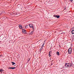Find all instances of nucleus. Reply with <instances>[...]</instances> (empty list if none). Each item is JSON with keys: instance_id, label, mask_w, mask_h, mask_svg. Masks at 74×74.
I'll return each instance as SVG.
<instances>
[{"instance_id": "nucleus-15", "label": "nucleus", "mask_w": 74, "mask_h": 74, "mask_svg": "<svg viewBox=\"0 0 74 74\" xmlns=\"http://www.w3.org/2000/svg\"><path fill=\"white\" fill-rule=\"evenodd\" d=\"M57 15H55L53 16L54 17H55V18H56Z\"/></svg>"}, {"instance_id": "nucleus-4", "label": "nucleus", "mask_w": 74, "mask_h": 74, "mask_svg": "<svg viewBox=\"0 0 74 74\" xmlns=\"http://www.w3.org/2000/svg\"><path fill=\"white\" fill-rule=\"evenodd\" d=\"M15 67H10L8 68L9 69H12L13 70L15 69Z\"/></svg>"}, {"instance_id": "nucleus-21", "label": "nucleus", "mask_w": 74, "mask_h": 74, "mask_svg": "<svg viewBox=\"0 0 74 74\" xmlns=\"http://www.w3.org/2000/svg\"><path fill=\"white\" fill-rule=\"evenodd\" d=\"M73 29H74V27H73Z\"/></svg>"}, {"instance_id": "nucleus-16", "label": "nucleus", "mask_w": 74, "mask_h": 74, "mask_svg": "<svg viewBox=\"0 0 74 74\" xmlns=\"http://www.w3.org/2000/svg\"><path fill=\"white\" fill-rule=\"evenodd\" d=\"M3 71V70L0 69V72H1V71Z\"/></svg>"}, {"instance_id": "nucleus-2", "label": "nucleus", "mask_w": 74, "mask_h": 74, "mask_svg": "<svg viewBox=\"0 0 74 74\" xmlns=\"http://www.w3.org/2000/svg\"><path fill=\"white\" fill-rule=\"evenodd\" d=\"M72 52V48H70L68 49V53L69 54H71Z\"/></svg>"}, {"instance_id": "nucleus-1", "label": "nucleus", "mask_w": 74, "mask_h": 74, "mask_svg": "<svg viewBox=\"0 0 74 74\" xmlns=\"http://www.w3.org/2000/svg\"><path fill=\"white\" fill-rule=\"evenodd\" d=\"M72 64L70 63H66L65 64V66L66 67L69 68V67H71V66H72Z\"/></svg>"}, {"instance_id": "nucleus-19", "label": "nucleus", "mask_w": 74, "mask_h": 74, "mask_svg": "<svg viewBox=\"0 0 74 74\" xmlns=\"http://www.w3.org/2000/svg\"><path fill=\"white\" fill-rule=\"evenodd\" d=\"M13 14H14V15H15V13H13Z\"/></svg>"}, {"instance_id": "nucleus-8", "label": "nucleus", "mask_w": 74, "mask_h": 74, "mask_svg": "<svg viewBox=\"0 0 74 74\" xmlns=\"http://www.w3.org/2000/svg\"><path fill=\"white\" fill-rule=\"evenodd\" d=\"M44 44H43L42 45V47H41V49H40V50H41H41H42V48H43V47H44Z\"/></svg>"}, {"instance_id": "nucleus-18", "label": "nucleus", "mask_w": 74, "mask_h": 74, "mask_svg": "<svg viewBox=\"0 0 74 74\" xmlns=\"http://www.w3.org/2000/svg\"><path fill=\"white\" fill-rule=\"evenodd\" d=\"M71 1H73V0H69Z\"/></svg>"}, {"instance_id": "nucleus-3", "label": "nucleus", "mask_w": 74, "mask_h": 74, "mask_svg": "<svg viewBox=\"0 0 74 74\" xmlns=\"http://www.w3.org/2000/svg\"><path fill=\"white\" fill-rule=\"evenodd\" d=\"M29 26L30 27L32 28V29H34V27H33V25L32 24H30L29 25Z\"/></svg>"}, {"instance_id": "nucleus-13", "label": "nucleus", "mask_w": 74, "mask_h": 74, "mask_svg": "<svg viewBox=\"0 0 74 74\" xmlns=\"http://www.w3.org/2000/svg\"><path fill=\"white\" fill-rule=\"evenodd\" d=\"M28 27V25H27L26 26H25V29H27Z\"/></svg>"}, {"instance_id": "nucleus-20", "label": "nucleus", "mask_w": 74, "mask_h": 74, "mask_svg": "<svg viewBox=\"0 0 74 74\" xmlns=\"http://www.w3.org/2000/svg\"><path fill=\"white\" fill-rule=\"evenodd\" d=\"M1 14H0V15H1Z\"/></svg>"}, {"instance_id": "nucleus-7", "label": "nucleus", "mask_w": 74, "mask_h": 74, "mask_svg": "<svg viewBox=\"0 0 74 74\" xmlns=\"http://www.w3.org/2000/svg\"><path fill=\"white\" fill-rule=\"evenodd\" d=\"M51 53H52V52L51 51H49V57H50V56H51Z\"/></svg>"}, {"instance_id": "nucleus-11", "label": "nucleus", "mask_w": 74, "mask_h": 74, "mask_svg": "<svg viewBox=\"0 0 74 74\" xmlns=\"http://www.w3.org/2000/svg\"><path fill=\"white\" fill-rule=\"evenodd\" d=\"M56 18L58 19V18H60V16L57 15Z\"/></svg>"}, {"instance_id": "nucleus-6", "label": "nucleus", "mask_w": 74, "mask_h": 74, "mask_svg": "<svg viewBox=\"0 0 74 74\" xmlns=\"http://www.w3.org/2000/svg\"><path fill=\"white\" fill-rule=\"evenodd\" d=\"M22 32L23 33H26V31L25 29H22Z\"/></svg>"}, {"instance_id": "nucleus-5", "label": "nucleus", "mask_w": 74, "mask_h": 74, "mask_svg": "<svg viewBox=\"0 0 74 74\" xmlns=\"http://www.w3.org/2000/svg\"><path fill=\"white\" fill-rule=\"evenodd\" d=\"M18 26L20 29H22V26L21 25H20V24H19Z\"/></svg>"}, {"instance_id": "nucleus-9", "label": "nucleus", "mask_w": 74, "mask_h": 74, "mask_svg": "<svg viewBox=\"0 0 74 74\" xmlns=\"http://www.w3.org/2000/svg\"><path fill=\"white\" fill-rule=\"evenodd\" d=\"M33 33H34L33 31H32L30 34L31 35H32L33 34Z\"/></svg>"}, {"instance_id": "nucleus-10", "label": "nucleus", "mask_w": 74, "mask_h": 74, "mask_svg": "<svg viewBox=\"0 0 74 74\" xmlns=\"http://www.w3.org/2000/svg\"><path fill=\"white\" fill-rule=\"evenodd\" d=\"M72 34H74V30H73L72 31Z\"/></svg>"}, {"instance_id": "nucleus-22", "label": "nucleus", "mask_w": 74, "mask_h": 74, "mask_svg": "<svg viewBox=\"0 0 74 74\" xmlns=\"http://www.w3.org/2000/svg\"><path fill=\"white\" fill-rule=\"evenodd\" d=\"M64 0L66 1V0Z\"/></svg>"}, {"instance_id": "nucleus-12", "label": "nucleus", "mask_w": 74, "mask_h": 74, "mask_svg": "<svg viewBox=\"0 0 74 74\" xmlns=\"http://www.w3.org/2000/svg\"><path fill=\"white\" fill-rule=\"evenodd\" d=\"M57 55H58V56H59V52H57L56 53Z\"/></svg>"}, {"instance_id": "nucleus-17", "label": "nucleus", "mask_w": 74, "mask_h": 74, "mask_svg": "<svg viewBox=\"0 0 74 74\" xmlns=\"http://www.w3.org/2000/svg\"><path fill=\"white\" fill-rule=\"evenodd\" d=\"M30 59H28V60H27L28 62H29V61H30Z\"/></svg>"}, {"instance_id": "nucleus-14", "label": "nucleus", "mask_w": 74, "mask_h": 74, "mask_svg": "<svg viewBox=\"0 0 74 74\" xmlns=\"http://www.w3.org/2000/svg\"><path fill=\"white\" fill-rule=\"evenodd\" d=\"M12 64L13 65H14V64H15V62H12Z\"/></svg>"}]
</instances>
